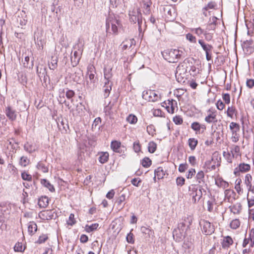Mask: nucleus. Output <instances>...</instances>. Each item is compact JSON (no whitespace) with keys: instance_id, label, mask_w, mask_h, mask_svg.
I'll use <instances>...</instances> for the list:
<instances>
[{"instance_id":"obj_38","label":"nucleus","mask_w":254,"mask_h":254,"mask_svg":"<svg viewBox=\"0 0 254 254\" xmlns=\"http://www.w3.org/2000/svg\"><path fill=\"white\" fill-rule=\"evenodd\" d=\"M151 165V160L148 157H145L142 159V165L145 168H148Z\"/></svg>"},{"instance_id":"obj_19","label":"nucleus","mask_w":254,"mask_h":254,"mask_svg":"<svg viewBox=\"0 0 254 254\" xmlns=\"http://www.w3.org/2000/svg\"><path fill=\"white\" fill-rule=\"evenodd\" d=\"M121 143L120 141L115 140L112 141L111 143V147L114 152L121 153Z\"/></svg>"},{"instance_id":"obj_43","label":"nucleus","mask_w":254,"mask_h":254,"mask_svg":"<svg viewBox=\"0 0 254 254\" xmlns=\"http://www.w3.org/2000/svg\"><path fill=\"white\" fill-rule=\"evenodd\" d=\"M191 127L196 132L200 130V124L198 122H193L191 125Z\"/></svg>"},{"instance_id":"obj_49","label":"nucleus","mask_w":254,"mask_h":254,"mask_svg":"<svg viewBox=\"0 0 254 254\" xmlns=\"http://www.w3.org/2000/svg\"><path fill=\"white\" fill-rule=\"evenodd\" d=\"M173 120L176 125H181L183 122V119L180 116H176L173 118Z\"/></svg>"},{"instance_id":"obj_14","label":"nucleus","mask_w":254,"mask_h":254,"mask_svg":"<svg viewBox=\"0 0 254 254\" xmlns=\"http://www.w3.org/2000/svg\"><path fill=\"white\" fill-rule=\"evenodd\" d=\"M252 180V177L250 174H247L245 177V184L248 187L249 191H251L252 192L254 193V187L252 188L251 181Z\"/></svg>"},{"instance_id":"obj_17","label":"nucleus","mask_w":254,"mask_h":254,"mask_svg":"<svg viewBox=\"0 0 254 254\" xmlns=\"http://www.w3.org/2000/svg\"><path fill=\"white\" fill-rule=\"evenodd\" d=\"M198 43L200 45L203 50L205 51V53L207 52H211L213 47L212 45L208 44H206L203 40H198Z\"/></svg>"},{"instance_id":"obj_39","label":"nucleus","mask_w":254,"mask_h":254,"mask_svg":"<svg viewBox=\"0 0 254 254\" xmlns=\"http://www.w3.org/2000/svg\"><path fill=\"white\" fill-rule=\"evenodd\" d=\"M191 31L199 37L201 36L203 34H204L203 30L200 27L192 28L191 29Z\"/></svg>"},{"instance_id":"obj_2","label":"nucleus","mask_w":254,"mask_h":254,"mask_svg":"<svg viewBox=\"0 0 254 254\" xmlns=\"http://www.w3.org/2000/svg\"><path fill=\"white\" fill-rule=\"evenodd\" d=\"M129 19L131 22L135 23L136 22L138 25V30L140 32H141V25L142 24V14L140 10L139 9L136 10H133L129 13Z\"/></svg>"},{"instance_id":"obj_32","label":"nucleus","mask_w":254,"mask_h":254,"mask_svg":"<svg viewBox=\"0 0 254 254\" xmlns=\"http://www.w3.org/2000/svg\"><path fill=\"white\" fill-rule=\"evenodd\" d=\"M188 142L190 148L191 149V150H193L195 148L197 144L198 141L195 138H189Z\"/></svg>"},{"instance_id":"obj_33","label":"nucleus","mask_w":254,"mask_h":254,"mask_svg":"<svg viewBox=\"0 0 254 254\" xmlns=\"http://www.w3.org/2000/svg\"><path fill=\"white\" fill-rule=\"evenodd\" d=\"M204 174L203 171H201L197 173L196 176V179L199 184L204 183Z\"/></svg>"},{"instance_id":"obj_15","label":"nucleus","mask_w":254,"mask_h":254,"mask_svg":"<svg viewBox=\"0 0 254 254\" xmlns=\"http://www.w3.org/2000/svg\"><path fill=\"white\" fill-rule=\"evenodd\" d=\"M49 198L46 196H42L39 198L38 205L40 208H46L49 204Z\"/></svg>"},{"instance_id":"obj_35","label":"nucleus","mask_w":254,"mask_h":254,"mask_svg":"<svg viewBox=\"0 0 254 254\" xmlns=\"http://www.w3.org/2000/svg\"><path fill=\"white\" fill-rule=\"evenodd\" d=\"M111 68L107 69L105 68L104 69V78L107 81L109 80L110 78L112 77Z\"/></svg>"},{"instance_id":"obj_53","label":"nucleus","mask_w":254,"mask_h":254,"mask_svg":"<svg viewBox=\"0 0 254 254\" xmlns=\"http://www.w3.org/2000/svg\"><path fill=\"white\" fill-rule=\"evenodd\" d=\"M230 227L233 229H236L238 228V219L233 220L230 224Z\"/></svg>"},{"instance_id":"obj_9","label":"nucleus","mask_w":254,"mask_h":254,"mask_svg":"<svg viewBox=\"0 0 254 254\" xmlns=\"http://www.w3.org/2000/svg\"><path fill=\"white\" fill-rule=\"evenodd\" d=\"M229 128L232 134L231 140L233 142H237L238 141V135L237 131H238V124L234 122L230 123Z\"/></svg>"},{"instance_id":"obj_21","label":"nucleus","mask_w":254,"mask_h":254,"mask_svg":"<svg viewBox=\"0 0 254 254\" xmlns=\"http://www.w3.org/2000/svg\"><path fill=\"white\" fill-rule=\"evenodd\" d=\"M41 183L45 187L48 189L50 191H51V192L55 191V188H54L53 185H52L47 180L42 179L41 180Z\"/></svg>"},{"instance_id":"obj_54","label":"nucleus","mask_w":254,"mask_h":254,"mask_svg":"<svg viewBox=\"0 0 254 254\" xmlns=\"http://www.w3.org/2000/svg\"><path fill=\"white\" fill-rule=\"evenodd\" d=\"M216 5H217L215 2L211 1L207 4V5L206 7H204V9L205 10H208L209 9H214Z\"/></svg>"},{"instance_id":"obj_11","label":"nucleus","mask_w":254,"mask_h":254,"mask_svg":"<svg viewBox=\"0 0 254 254\" xmlns=\"http://www.w3.org/2000/svg\"><path fill=\"white\" fill-rule=\"evenodd\" d=\"M112 82L110 80L106 81L105 82L104 86H103V90L104 92V97L105 98H106L109 96L110 91L112 90Z\"/></svg>"},{"instance_id":"obj_45","label":"nucleus","mask_w":254,"mask_h":254,"mask_svg":"<svg viewBox=\"0 0 254 254\" xmlns=\"http://www.w3.org/2000/svg\"><path fill=\"white\" fill-rule=\"evenodd\" d=\"M214 204V200H209L207 201V209L209 212H212L213 209V205Z\"/></svg>"},{"instance_id":"obj_1","label":"nucleus","mask_w":254,"mask_h":254,"mask_svg":"<svg viewBox=\"0 0 254 254\" xmlns=\"http://www.w3.org/2000/svg\"><path fill=\"white\" fill-rule=\"evenodd\" d=\"M184 53L178 49H167L162 52L164 59L169 63H175L182 58Z\"/></svg>"},{"instance_id":"obj_20","label":"nucleus","mask_w":254,"mask_h":254,"mask_svg":"<svg viewBox=\"0 0 254 254\" xmlns=\"http://www.w3.org/2000/svg\"><path fill=\"white\" fill-rule=\"evenodd\" d=\"M37 230V224L33 221L30 222L28 225V232L30 235H33Z\"/></svg>"},{"instance_id":"obj_23","label":"nucleus","mask_w":254,"mask_h":254,"mask_svg":"<svg viewBox=\"0 0 254 254\" xmlns=\"http://www.w3.org/2000/svg\"><path fill=\"white\" fill-rule=\"evenodd\" d=\"M251 169V166L247 163L239 164V172L246 173L249 171Z\"/></svg>"},{"instance_id":"obj_44","label":"nucleus","mask_w":254,"mask_h":254,"mask_svg":"<svg viewBox=\"0 0 254 254\" xmlns=\"http://www.w3.org/2000/svg\"><path fill=\"white\" fill-rule=\"evenodd\" d=\"M14 250L15 252H22L24 251V248H23L22 243L18 242L14 246Z\"/></svg>"},{"instance_id":"obj_57","label":"nucleus","mask_w":254,"mask_h":254,"mask_svg":"<svg viewBox=\"0 0 254 254\" xmlns=\"http://www.w3.org/2000/svg\"><path fill=\"white\" fill-rule=\"evenodd\" d=\"M153 114L155 117H164V113L160 109H156L154 110Z\"/></svg>"},{"instance_id":"obj_58","label":"nucleus","mask_w":254,"mask_h":254,"mask_svg":"<svg viewBox=\"0 0 254 254\" xmlns=\"http://www.w3.org/2000/svg\"><path fill=\"white\" fill-rule=\"evenodd\" d=\"M133 148L135 152H138L140 151L141 147L138 141L134 142Z\"/></svg>"},{"instance_id":"obj_62","label":"nucleus","mask_w":254,"mask_h":254,"mask_svg":"<svg viewBox=\"0 0 254 254\" xmlns=\"http://www.w3.org/2000/svg\"><path fill=\"white\" fill-rule=\"evenodd\" d=\"M189 162L192 166L196 165V158L194 156H190L189 157Z\"/></svg>"},{"instance_id":"obj_37","label":"nucleus","mask_w":254,"mask_h":254,"mask_svg":"<svg viewBox=\"0 0 254 254\" xmlns=\"http://www.w3.org/2000/svg\"><path fill=\"white\" fill-rule=\"evenodd\" d=\"M127 121L130 124H134L137 122V118L135 115L130 114L127 117Z\"/></svg>"},{"instance_id":"obj_55","label":"nucleus","mask_w":254,"mask_h":254,"mask_svg":"<svg viewBox=\"0 0 254 254\" xmlns=\"http://www.w3.org/2000/svg\"><path fill=\"white\" fill-rule=\"evenodd\" d=\"M245 22H246V26H247V28H248V32H247L248 35H251V36H252V34L254 33V32H253V30H252V31H251L249 30V25L251 26V25H253V26H254V22H253V23H252V22H251V21H250V23H248V22H247V20H246V19H245Z\"/></svg>"},{"instance_id":"obj_34","label":"nucleus","mask_w":254,"mask_h":254,"mask_svg":"<svg viewBox=\"0 0 254 254\" xmlns=\"http://www.w3.org/2000/svg\"><path fill=\"white\" fill-rule=\"evenodd\" d=\"M157 148V144L153 141H151L148 143V151L151 153H154Z\"/></svg>"},{"instance_id":"obj_30","label":"nucleus","mask_w":254,"mask_h":254,"mask_svg":"<svg viewBox=\"0 0 254 254\" xmlns=\"http://www.w3.org/2000/svg\"><path fill=\"white\" fill-rule=\"evenodd\" d=\"M58 60L57 58L52 57L51 63L49 64V66L50 69L54 70L57 67Z\"/></svg>"},{"instance_id":"obj_28","label":"nucleus","mask_w":254,"mask_h":254,"mask_svg":"<svg viewBox=\"0 0 254 254\" xmlns=\"http://www.w3.org/2000/svg\"><path fill=\"white\" fill-rule=\"evenodd\" d=\"M43 219L51 220L53 219L54 214L51 210H46L42 213Z\"/></svg>"},{"instance_id":"obj_6","label":"nucleus","mask_w":254,"mask_h":254,"mask_svg":"<svg viewBox=\"0 0 254 254\" xmlns=\"http://www.w3.org/2000/svg\"><path fill=\"white\" fill-rule=\"evenodd\" d=\"M200 225L202 227V232L206 235H209L214 231V226L206 220H203L200 222Z\"/></svg>"},{"instance_id":"obj_3","label":"nucleus","mask_w":254,"mask_h":254,"mask_svg":"<svg viewBox=\"0 0 254 254\" xmlns=\"http://www.w3.org/2000/svg\"><path fill=\"white\" fill-rule=\"evenodd\" d=\"M202 190L205 191L202 187H199V189L195 187H193L191 189L189 187L190 195L192 196V201L194 203L198 202L202 195Z\"/></svg>"},{"instance_id":"obj_42","label":"nucleus","mask_w":254,"mask_h":254,"mask_svg":"<svg viewBox=\"0 0 254 254\" xmlns=\"http://www.w3.org/2000/svg\"><path fill=\"white\" fill-rule=\"evenodd\" d=\"M21 177L23 180L29 182H31L32 180V176L25 172L21 173Z\"/></svg>"},{"instance_id":"obj_48","label":"nucleus","mask_w":254,"mask_h":254,"mask_svg":"<svg viewBox=\"0 0 254 254\" xmlns=\"http://www.w3.org/2000/svg\"><path fill=\"white\" fill-rule=\"evenodd\" d=\"M126 200V195L125 194H122L116 200V203L118 205H121L122 203L124 202Z\"/></svg>"},{"instance_id":"obj_51","label":"nucleus","mask_w":254,"mask_h":254,"mask_svg":"<svg viewBox=\"0 0 254 254\" xmlns=\"http://www.w3.org/2000/svg\"><path fill=\"white\" fill-rule=\"evenodd\" d=\"M188 165L187 163L181 164L178 168V170L181 173L185 172V171L188 168Z\"/></svg>"},{"instance_id":"obj_41","label":"nucleus","mask_w":254,"mask_h":254,"mask_svg":"<svg viewBox=\"0 0 254 254\" xmlns=\"http://www.w3.org/2000/svg\"><path fill=\"white\" fill-rule=\"evenodd\" d=\"M19 163L21 166L25 167L29 163V160L27 157L22 156L20 158Z\"/></svg>"},{"instance_id":"obj_64","label":"nucleus","mask_w":254,"mask_h":254,"mask_svg":"<svg viewBox=\"0 0 254 254\" xmlns=\"http://www.w3.org/2000/svg\"><path fill=\"white\" fill-rule=\"evenodd\" d=\"M246 84L248 87L252 88L254 86V80L252 79H248Z\"/></svg>"},{"instance_id":"obj_52","label":"nucleus","mask_w":254,"mask_h":254,"mask_svg":"<svg viewBox=\"0 0 254 254\" xmlns=\"http://www.w3.org/2000/svg\"><path fill=\"white\" fill-rule=\"evenodd\" d=\"M126 239L127 241L129 244H133L134 243L133 235L131 232L127 234L126 237Z\"/></svg>"},{"instance_id":"obj_61","label":"nucleus","mask_w":254,"mask_h":254,"mask_svg":"<svg viewBox=\"0 0 254 254\" xmlns=\"http://www.w3.org/2000/svg\"><path fill=\"white\" fill-rule=\"evenodd\" d=\"M216 106L218 110H222L224 109L225 107V104L221 100H219L217 101L216 103Z\"/></svg>"},{"instance_id":"obj_16","label":"nucleus","mask_w":254,"mask_h":254,"mask_svg":"<svg viewBox=\"0 0 254 254\" xmlns=\"http://www.w3.org/2000/svg\"><path fill=\"white\" fill-rule=\"evenodd\" d=\"M204 120L207 123H215L217 122L216 115L215 112H212L209 114L204 119Z\"/></svg>"},{"instance_id":"obj_10","label":"nucleus","mask_w":254,"mask_h":254,"mask_svg":"<svg viewBox=\"0 0 254 254\" xmlns=\"http://www.w3.org/2000/svg\"><path fill=\"white\" fill-rule=\"evenodd\" d=\"M88 74H89L90 82L88 80L86 81V87L87 89L92 90L95 87V82L96 79L93 73H90Z\"/></svg>"},{"instance_id":"obj_18","label":"nucleus","mask_w":254,"mask_h":254,"mask_svg":"<svg viewBox=\"0 0 254 254\" xmlns=\"http://www.w3.org/2000/svg\"><path fill=\"white\" fill-rule=\"evenodd\" d=\"M233 243V241L231 237L226 236L223 239L222 242V247L224 249L228 248Z\"/></svg>"},{"instance_id":"obj_60","label":"nucleus","mask_w":254,"mask_h":254,"mask_svg":"<svg viewBox=\"0 0 254 254\" xmlns=\"http://www.w3.org/2000/svg\"><path fill=\"white\" fill-rule=\"evenodd\" d=\"M75 93L72 90H67L66 92V97L70 99L74 96Z\"/></svg>"},{"instance_id":"obj_25","label":"nucleus","mask_w":254,"mask_h":254,"mask_svg":"<svg viewBox=\"0 0 254 254\" xmlns=\"http://www.w3.org/2000/svg\"><path fill=\"white\" fill-rule=\"evenodd\" d=\"M109 159V153L107 152H102L99 157V161L102 163L104 164L107 162Z\"/></svg>"},{"instance_id":"obj_40","label":"nucleus","mask_w":254,"mask_h":254,"mask_svg":"<svg viewBox=\"0 0 254 254\" xmlns=\"http://www.w3.org/2000/svg\"><path fill=\"white\" fill-rule=\"evenodd\" d=\"M76 221L74 218V215L71 213L69 215L68 220L67 221V224L68 225L72 226L76 223Z\"/></svg>"},{"instance_id":"obj_27","label":"nucleus","mask_w":254,"mask_h":254,"mask_svg":"<svg viewBox=\"0 0 254 254\" xmlns=\"http://www.w3.org/2000/svg\"><path fill=\"white\" fill-rule=\"evenodd\" d=\"M211 161L218 167L220 166L221 157L218 156V153H214L212 157Z\"/></svg>"},{"instance_id":"obj_47","label":"nucleus","mask_w":254,"mask_h":254,"mask_svg":"<svg viewBox=\"0 0 254 254\" xmlns=\"http://www.w3.org/2000/svg\"><path fill=\"white\" fill-rule=\"evenodd\" d=\"M186 38L191 43H196V42L195 37L190 33H188L186 35Z\"/></svg>"},{"instance_id":"obj_50","label":"nucleus","mask_w":254,"mask_h":254,"mask_svg":"<svg viewBox=\"0 0 254 254\" xmlns=\"http://www.w3.org/2000/svg\"><path fill=\"white\" fill-rule=\"evenodd\" d=\"M38 169L41 170L43 172L46 173L48 171V169L45 166V165L41 162H39L37 165Z\"/></svg>"},{"instance_id":"obj_36","label":"nucleus","mask_w":254,"mask_h":254,"mask_svg":"<svg viewBox=\"0 0 254 254\" xmlns=\"http://www.w3.org/2000/svg\"><path fill=\"white\" fill-rule=\"evenodd\" d=\"M227 112L228 116L231 117V118H233L234 114H235L236 116L237 115V111L236 109L233 107H228Z\"/></svg>"},{"instance_id":"obj_29","label":"nucleus","mask_w":254,"mask_h":254,"mask_svg":"<svg viewBox=\"0 0 254 254\" xmlns=\"http://www.w3.org/2000/svg\"><path fill=\"white\" fill-rule=\"evenodd\" d=\"M24 149L25 151L29 152V153H31L36 150L34 145L33 144H30L28 142L25 144L24 146Z\"/></svg>"},{"instance_id":"obj_4","label":"nucleus","mask_w":254,"mask_h":254,"mask_svg":"<svg viewBox=\"0 0 254 254\" xmlns=\"http://www.w3.org/2000/svg\"><path fill=\"white\" fill-rule=\"evenodd\" d=\"M142 98L149 102H155L159 100L160 96L158 95L155 91L147 90L144 91L142 92Z\"/></svg>"},{"instance_id":"obj_12","label":"nucleus","mask_w":254,"mask_h":254,"mask_svg":"<svg viewBox=\"0 0 254 254\" xmlns=\"http://www.w3.org/2000/svg\"><path fill=\"white\" fill-rule=\"evenodd\" d=\"M112 26V30L114 34H118V26L120 25V21L119 19L115 18L114 16L110 20Z\"/></svg>"},{"instance_id":"obj_22","label":"nucleus","mask_w":254,"mask_h":254,"mask_svg":"<svg viewBox=\"0 0 254 254\" xmlns=\"http://www.w3.org/2000/svg\"><path fill=\"white\" fill-rule=\"evenodd\" d=\"M154 174L155 176H157L158 179L163 178L165 175V171L161 167H158L155 169L154 171Z\"/></svg>"},{"instance_id":"obj_31","label":"nucleus","mask_w":254,"mask_h":254,"mask_svg":"<svg viewBox=\"0 0 254 254\" xmlns=\"http://www.w3.org/2000/svg\"><path fill=\"white\" fill-rule=\"evenodd\" d=\"M98 226H99V224L98 223L92 224L91 225H86L85 227V231L87 233H90L91 232H92L94 230H96L97 229Z\"/></svg>"},{"instance_id":"obj_63","label":"nucleus","mask_w":254,"mask_h":254,"mask_svg":"<svg viewBox=\"0 0 254 254\" xmlns=\"http://www.w3.org/2000/svg\"><path fill=\"white\" fill-rule=\"evenodd\" d=\"M131 182L133 186L138 187L139 183H141V180L139 178H134L131 180Z\"/></svg>"},{"instance_id":"obj_8","label":"nucleus","mask_w":254,"mask_h":254,"mask_svg":"<svg viewBox=\"0 0 254 254\" xmlns=\"http://www.w3.org/2000/svg\"><path fill=\"white\" fill-rule=\"evenodd\" d=\"M253 41L252 39L247 40L242 44V47L244 53L246 55H250L254 52V49L252 46Z\"/></svg>"},{"instance_id":"obj_26","label":"nucleus","mask_w":254,"mask_h":254,"mask_svg":"<svg viewBox=\"0 0 254 254\" xmlns=\"http://www.w3.org/2000/svg\"><path fill=\"white\" fill-rule=\"evenodd\" d=\"M238 13L237 14V24H236V30L235 33V39H234V50L235 52V54L237 57V65L238 64V57L237 55V29H238Z\"/></svg>"},{"instance_id":"obj_56","label":"nucleus","mask_w":254,"mask_h":254,"mask_svg":"<svg viewBox=\"0 0 254 254\" xmlns=\"http://www.w3.org/2000/svg\"><path fill=\"white\" fill-rule=\"evenodd\" d=\"M185 179L182 177H178L176 179V184L178 186L182 187L185 184Z\"/></svg>"},{"instance_id":"obj_46","label":"nucleus","mask_w":254,"mask_h":254,"mask_svg":"<svg viewBox=\"0 0 254 254\" xmlns=\"http://www.w3.org/2000/svg\"><path fill=\"white\" fill-rule=\"evenodd\" d=\"M146 130H147V131L148 133V134L150 135H151L153 136L154 134H155L156 130H155V127L152 125L148 126L147 127Z\"/></svg>"},{"instance_id":"obj_59","label":"nucleus","mask_w":254,"mask_h":254,"mask_svg":"<svg viewBox=\"0 0 254 254\" xmlns=\"http://www.w3.org/2000/svg\"><path fill=\"white\" fill-rule=\"evenodd\" d=\"M48 238V237L46 235H42L39 237L37 242L39 244L45 243Z\"/></svg>"},{"instance_id":"obj_24","label":"nucleus","mask_w":254,"mask_h":254,"mask_svg":"<svg viewBox=\"0 0 254 254\" xmlns=\"http://www.w3.org/2000/svg\"><path fill=\"white\" fill-rule=\"evenodd\" d=\"M215 184L219 187L225 189L228 186V184L221 178H218L215 180Z\"/></svg>"},{"instance_id":"obj_5","label":"nucleus","mask_w":254,"mask_h":254,"mask_svg":"<svg viewBox=\"0 0 254 254\" xmlns=\"http://www.w3.org/2000/svg\"><path fill=\"white\" fill-rule=\"evenodd\" d=\"M238 156V146L234 145L231 148V150L228 151L226 158L229 163L237 162V158Z\"/></svg>"},{"instance_id":"obj_13","label":"nucleus","mask_w":254,"mask_h":254,"mask_svg":"<svg viewBox=\"0 0 254 254\" xmlns=\"http://www.w3.org/2000/svg\"><path fill=\"white\" fill-rule=\"evenodd\" d=\"M5 114L7 118L11 121H14L16 118V114L14 110L10 107H7L5 110Z\"/></svg>"},{"instance_id":"obj_7","label":"nucleus","mask_w":254,"mask_h":254,"mask_svg":"<svg viewBox=\"0 0 254 254\" xmlns=\"http://www.w3.org/2000/svg\"><path fill=\"white\" fill-rule=\"evenodd\" d=\"M164 14L169 21H173L175 19L176 12L174 7L170 5H166L163 8Z\"/></svg>"}]
</instances>
